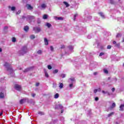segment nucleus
I'll return each instance as SVG.
<instances>
[{"label": "nucleus", "mask_w": 124, "mask_h": 124, "mask_svg": "<svg viewBox=\"0 0 124 124\" xmlns=\"http://www.w3.org/2000/svg\"><path fill=\"white\" fill-rule=\"evenodd\" d=\"M27 52L28 48L27 46H23L22 49L18 52V54L19 56H24V55L27 54Z\"/></svg>", "instance_id": "nucleus-1"}, {"label": "nucleus", "mask_w": 124, "mask_h": 124, "mask_svg": "<svg viewBox=\"0 0 124 124\" xmlns=\"http://www.w3.org/2000/svg\"><path fill=\"white\" fill-rule=\"evenodd\" d=\"M4 66H5L6 68H7V71H9V72L12 73L13 75H14V73H13V69H12V67H11L10 64L7 62H5Z\"/></svg>", "instance_id": "nucleus-2"}, {"label": "nucleus", "mask_w": 124, "mask_h": 124, "mask_svg": "<svg viewBox=\"0 0 124 124\" xmlns=\"http://www.w3.org/2000/svg\"><path fill=\"white\" fill-rule=\"evenodd\" d=\"M68 82L70 83L69 88L70 89H73L74 88V83H75V78H70L68 79Z\"/></svg>", "instance_id": "nucleus-3"}, {"label": "nucleus", "mask_w": 124, "mask_h": 124, "mask_svg": "<svg viewBox=\"0 0 124 124\" xmlns=\"http://www.w3.org/2000/svg\"><path fill=\"white\" fill-rule=\"evenodd\" d=\"M26 18H27V21H29V23H31V21H33V20L35 19V17H34V16H30V15L28 16Z\"/></svg>", "instance_id": "nucleus-4"}, {"label": "nucleus", "mask_w": 124, "mask_h": 124, "mask_svg": "<svg viewBox=\"0 0 124 124\" xmlns=\"http://www.w3.org/2000/svg\"><path fill=\"white\" fill-rule=\"evenodd\" d=\"M15 88L16 91H18V92H21L22 90V86L18 84H16L15 85Z\"/></svg>", "instance_id": "nucleus-5"}, {"label": "nucleus", "mask_w": 124, "mask_h": 124, "mask_svg": "<svg viewBox=\"0 0 124 124\" xmlns=\"http://www.w3.org/2000/svg\"><path fill=\"white\" fill-rule=\"evenodd\" d=\"M33 30L35 32H40V31H41L40 27H33Z\"/></svg>", "instance_id": "nucleus-6"}, {"label": "nucleus", "mask_w": 124, "mask_h": 124, "mask_svg": "<svg viewBox=\"0 0 124 124\" xmlns=\"http://www.w3.org/2000/svg\"><path fill=\"white\" fill-rule=\"evenodd\" d=\"M33 69V67H30L29 68H27L23 71V72H29V71H31V70H32Z\"/></svg>", "instance_id": "nucleus-7"}, {"label": "nucleus", "mask_w": 124, "mask_h": 124, "mask_svg": "<svg viewBox=\"0 0 124 124\" xmlns=\"http://www.w3.org/2000/svg\"><path fill=\"white\" fill-rule=\"evenodd\" d=\"M54 19L56 20H60V21H62L63 20V18L62 17H57V16H54Z\"/></svg>", "instance_id": "nucleus-8"}, {"label": "nucleus", "mask_w": 124, "mask_h": 124, "mask_svg": "<svg viewBox=\"0 0 124 124\" xmlns=\"http://www.w3.org/2000/svg\"><path fill=\"white\" fill-rule=\"evenodd\" d=\"M26 100H27V98L21 99L19 101L20 104H23V103H25V102H26Z\"/></svg>", "instance_id": "nucleus-9"}, {"label": "nucleus", "mask_w": 124, "mask_h": 124, "mask_svg": "<svg viewBox=\"0 0 124 124\" xmlns=\"http://www.w3.org/2000/svg\"><path fill=\"white\" fill-rule=\"evenodd\" d=\"M102 93H104V94H107L108 95H110L111 94L110 93H109V92L108 91H102Z\"/></svg>", "instance_id": "nucleus-10"}, {"label": "nucleus", "mask_w": 124, "mask_h": 124, "mask_svg": "<svg viewBox=\"0 0 124 124\" xmlns=\"http://www.w3.org/2000/svg\"><path fill=\"white\" fill-rule=\"evenodd\" d=\"M46 27H47V28H48V29H50V28H51V27H52V25L48 22H46Z\"/></svg>", "instance_id": "nucleus-11"}, {"label": "nucleus", "mask_w": 124, "mask_h": 124, "mask_svg": "<svg viewBox=\"0 0 124 124\" xmlns=\"http://www.w3.org/2000/svg\"><path fill=\"white\" fill-rule=\"evenodd\" d=\"M44 42H45V45H48V44H49V42H48V40L46 38H44Z\"/></svg>", "instance_id": "nucleus-12"}, {"label": "nucleus", "mask_w": 124, "mask_h": 124, "mask_svg": "<svg viewBox=\"0 0 124 124\" xmlns=\"http://www.w3.org/2000/svg\"><path fill=\"white\" fill-rule=\"evenodd\" d=\"M0 98H4V93H3L2 92H0Z\"/></svg>", "instance_id": "nucleus-13"}, {"label": "nucleus", "mask_w": 124, "mask_h": 124, "mask_svg": "<svg viewBox=\"0 0 124 124\" xmlns=\"http://www.w3.org/2000/svg\"><path fill=\"white\" fill-rule=\"evenodd\" d=\"M116 107V103H113L112 105L110 107V109H113Z\"/></svg>", "instance_id": "nucleus-14"}, {"label": "nucleus", "mask_w": 124, "mask_h": 124, "mask_svg": "<svg viewBox=\"0 0 124 124\" xmlns=\"http://www.w3.org/2000/svg\"><path fill=\"white\" fill-rule=\"evenodd\" d=\"M99 15L103 18V19L105 18V16H104V14L103 13H99Z\"/></svg>", "instance_id": "nucleus-15"}, {"label": "nucleus", "mask_w": 124, "mask_h": 124, "mask_svg": "<svg viewBox=\"0 0 124 124\" xmlns=\"http://www.w3.org/2000/svg\"><path fill=\"white\" fill-rule=\"evenodd\" d=\"M59 87L60 89H61L62 90V89L63 88V84L62 83H60Z\"/></svg>", "instance_id": "nucleus-16"}, {"label": "nucleus", "mask_w": 124, "mask_h": 124, "mask_svg": "<svg viewBox=\"0 0 124 124\" xmlns=\"http://www.w3.org/2000/svg\"><path fill=\"white\" fill-rule=\"evenodd\" d=\"M42 53H43V52L41 50H39L37 51L38 55H42Z\"/></svg>", "instance_id": "nucleus-17"}, {"label": "nucleus", "mask_w": 124, "mask_h": 124, "mask_svg": "<svg viewBox=\"0 0 124 124\" xmlns=\"http://www.w3.org/2000/svg\"><path fill=\"white\" fill-rule=\"evenodd\" d=\"M44 72L45 73L46 77V78H48V77H49V75L48 74V73L46 71V70H44Z\"/></svg>", "instance_id": "nucleus-18"}, {"label": "nucleus", "mask_w": 124, "mask_h": 124, "mask_svg": "<svg viewBox=\"0 0 124 124\" xmlns=\"http://www.w3.org/2000/svg\"><path fill=\"white\" fill-rule=\"evenodd\" d=\"M48 18V16L47 15H44L43 17V19L44 20H46V19Z\"/></svg>", "instance_id": "nucleus-19"}, {"label": "nucleus", "mask_w": 124, "mask_h": 124, "mask_svg": "<svg viewBox=\"0 0 124 124\" xmlns=\"http://www.w3.org/2000/svg\"><path fill=\"white\" fill-rule=\"evenodd\" d=\"M114 112H112L108 114V118H110V117H111V116H113V115H114Z\"/></svg>", "instance_id": "nucleus-20"}, {"label": "nucleus", "mask_w": 124, "mask_h": 124, "mask_svg": "<svg viewBox=\"0 0 124 124\" xmlns=\"http://www.w3.org/2000/svg\"><path fill=\"white\" fill-rule=\"evenodd\" d=\"M59 96H60V95L59 94V93H57L54 95V98L55 99L59 98Z\"/></svg>", "instance_id": "nucleus-21"}, {"label": "nucleus", "mask_w": 124, "mask_h": 124, "mask_svg": "<svg viewBox=\"0 0 124 124\" xmlns=\"http://www.w3.org/2000/svg\"><path fill=\"white\" fill-rule=\"evenodd\" d=\"M57 108H59V109H62V106L61 105H59L58 106H57V107H55L56 109H57Z\"/></svg>", "instance_id": "nucleus-22"}, {"label": "nucleus", "mask_w": 124, "mask_h": 124, "mask_svg": "<svg viewBox=\"0 0 124 124\" xmlns=\"http://www.w3.org/2000/svg\"><path fill=\"white\" fill-rule=\"evenodd\" d=\"M63 3H64V4H65V5H66V7H69V6H70L69 4H68V3H67V2L64 1Z\"/></svg>", "instance_id": "nucleus-23"}, {"label": "nucleus", "mask_w": 124, "mask_h": 124, "mask_svg": "<svg viewBox=\"0 0 124 124\" xmlns=\"http://www.w3.org/2000/svg\"><path fill=\"white\" fill-rule=\"evenodd\" d=\"M24 30L25 31H29V26H25Z\"/></svg>", "instance_id": "nucleus-24"}, {"label": "nucleus", "mask_w": 124, "mask_h": 124, "mask_svg": "<svg viewBox=\"0 0 124 124\" xmlns=\"http://www.w3.org/2000/svg\"><path fill=\"white\" fill-rule=\"evenodd\" d=\"M52 87H53L54 89H56V88H57V83H53V84H52Z\"/></svg>", "instance_id": "nucleus-25"}, {"label": "nucleus", "mask_w": 124, "mask_h": 124, "mask_svg": "<svg viewBox=\"0 0 124 124\" xmlns=\"http://www.w3.org/2000/svg\"><path fill=\"white\" fill-rule=\"evenodd\" d=\"M12 42H13L14 43H15V42H16V38L15 37H13L12 38Z\"/></svg>", "instance_id": "nucleus-26"}, {"label": "nucleus", "mask_w": 124, "mask_h": 124, "mask_svg": "<svg viewBox=\"0 0 124 124\" xmlns=\"http://www.w3.org/2000/svg\"><path fill=\"white\" fill-rule=\"evenodd\" d=\"M61 76L62 78H65V76H66V75L65 74H62Z\"/></svg>", "instance_id": "nucleus-27"}, {"label": "nucleus", "mask_w": 124, "mask_h": 124, "mask_svg": "<svg viewBox=\"0 0 124 124\" xmlns=\"http://www.w3.org/2000/svg\"><path fill=\"white\" fill-rule=\"evenodd\" d=\"M38 114H39V115H41V116H43V115H44V112L42 111H39L38 112Z\"/></svg>", "instance_id": "nucleus-28"}, {"label": "nucleus", "mask_w": 124, "mask_h": 124, "mask_svg": "<svg viewBox=\"0 0 124 124\" xmlns=\"http://www.w3.org/2000/svg\"><path fill=\"white\" fill-rule=\"evenodd\" d=\"M28 9H32V7L31 5H27Z\"/></svg>", "instance_id": "nucleus-29"}, {"label": "nucleus", "mask_w": 124, "mask_h": 124, "mask_svg": "<svg viewBox=\"0 0 124 124\" xmlns=\"http://www.w3.org/2000/svg\"><path fill=\"white\" fill-rule=\"evenodd\" d=\"M68 48L69 49V50H70L71 51H72L73 50V46H68Z\"/></svg>", "instance_id": "nucleus-30"}, {"label": "nucleus", "mask_w": 124, "mask_h": 124, "mask_svg": "<svg viewBox=\"0 0 124 124\" xmlns=\"http://www.w3.org/2000/svg\"><path fill=\"white\" fill-rule=\"evenodd\" d=\"M31 39H34L35 38V36L34 35H31L30 36Z\"/></svg>", "instance_id": "nucleus-31"}, {"label": "nucleus", "mask_w": 124, "mask_h": 124, "mask_svg": "<svg viewBox=\"0 0 124 124\" xmlns=\"http://www.w3.org/2000/svg\"><path fill=\"white\" fill-rule=\"evenodd\" d=\"M120 43H117V44H116V45H115V46L117 47V48H120Z\"/></svg>", "instance_id": "nucleus-32"}, {"label": "nucleus", "mask_w": 124, "mask_h": 124, "mask_svg": "<svg viewBox=\"0 0 124 124\" xmlns=\"http://www.w3.org/2000/svg\"><path fill=\"white\" fill-rule=\"evenodd\" d=\"M109 2L111 4H114V3H115L114 0H109Z\"/></svg>", "instance_id": "nucleus-33"}, {"label": "nucleus", "mask_w": 124, "mask_h": 124, "mask_svg": "<svg viewBox=\"0 0 124 124\" xmlns=\"http://www.w3.org/2000/svg\"><path fill=\"white\" fill-rule=\"evenodd\" d=\"M104 55H105V53L104 52H101L99 54V56L101 57L102 56H104Z\"/></svg>", "instance_id": "nucleus-34"}, {"label": "nucleus", "mask_w": 124, "mask_h": 124, "mask_svg": "<svg viewBox=\"0 0 124 124\" xmlns=\"http://www.w3.org/2000/svg\"><path fill=\"white\" fill-rule=\"evenodd\" d=\"M42 8H45L46 7V5L45 4H42L41 5Z\"/></svg>", "instance_id": "nucleus-35"}, {"label": "nucleus", "mask_w": 124, "mask_h": 124, "mask_svg": "<svg viewBox=\"0 0 124 124\" xmlns=\"http://www.w3.org/2000/svg\"><path fill=\"white\" fill-rule=\"evenodd\" d=\"M11 10L12 11H15V9H16V8L14 6L11 7Z\"/></svg>", "instance_id": "nucleus-36"}, {"label": "nucleus", "mask_w": 124, "mask_h": 124, "mask_svg": "<svg viewBox=\"0 0 124 124\" xmlns=\"http://www.w3.org/2000/svg\"><path fill=\"white\" fill-rule=\"evenodd\" d=\"M37 23V24H40V23H41V20H40V19L38 18Z\"/></svg>", "instance_id": "nucleus-37"}, {"label": "nucleus", "mask_w": 124, "mask_h": 124, "mask_svg": "<svg viewBox=\"0 0 124 124\" xmlns=\"http://www.w3.org/2000/svg\"><path fill=\"white\" fill-rule=\"evenodd\" d=\"M121 36H122V34H121L120 33H118L116 35L117 38L121 37Z\"/></svg>", "instance_id": "nucleus-38"}, {"label": "nucleus", "mask_w": 124, "mask_h": 124, "mask_svg": "<svg viewBox=\"0 0 124 124\" xmlns=\"http://www.w3.org/2000/svg\"><path fill=\"white\" fill-rule=\"evenodd\" d=\"M77 16H78V14H75L74 15V21H75L76 20V17H77Z\"/></svg>", "instance_id": "nucleus-39"}, {"label": "nucleus", "mask_w": 124, "mask_h": 124, "mask_svg": "<svg viewBox=\"0 0 124 124\" xmlns=\"http://www.w3.org/2000/svg\"><path fill=\"white\" fill-rule=\"evenodd\" d=\"M104 73H106V74H108V70L106 69H104Z\"/></svg>", "instance_id": "nucleus-40"}, {"label": "nucleus", "mask_w": 124, "mask_h": 124, "mask_svg": "<svg viewBox=\"0 0 124 124\" xmlns=\"http://www.w3.org/2000/svg\"><path fill=\"white\" fill-rule=\"evenodd\" d=\"M92 35H88L87 36V38H88V39H91V38H92Z\"/></svg>", "instance_id": "nucleus-41"}, {"label": "nucleus", "mask_w": 124, "mask_h": 124, "mask_svg": "<svg viewBox=\"0 0 124 124\" xmlns=\"http://www.w3.org/2000/svg\"><path fill=\"white\" fill-rule=\"evenodd\" d=\"M47 68H48V69H52V66L50 65H48L47 66Z\"/></svg>", "instance_id": "nucleus-42"}, {"label": "nucleus", "mask_w": 124, "mask_h": 124, "mask_svg": "<svg viewBox=\"0 0 124 124\" xmlns=\"http://www.w3.org/2000/svg\"><path fill=\"white\" fill-rule=\"evenodd\" d=\"M59 72V70H58V69H56L53 71V73H58V72Z\"/></svg>", "instance_id": "nucleus-43"}, {"label": "nucleus", "mask_w": 124, "mask_h": 124, "mask_svg": "<svg viewBox=\"0 0 124 124\" xmlns=\"http://www.w3.org/2000/svg\"><path fill=\"white\" fill-rule=\"evenodd\" d=\"M50 50L52 52H53V51H54V47H53V46H50Z\"/></svg>", "instance_id": "nucleus-44"}, {"label": "nucleus", "mask_w": 124, "mask_h": 124, "mask_svg": "<svg viewBox=\"0 0 124 124\" xmlns=\"http://www.w3.org/2000/svg\"><path fill=\"white\" fill-rule=\"evenodd\" d=\"M21 13V10H19L16 13V15H18Z\"/></svg>", "instance_id": "nucleus-45"}, {"label": "nucleus", "mask_w": 124, "mask_h": 124, "mask_svg": "<svg viewBox=\"0 0 124 124\" xmlns=\"http://www.w3.org/2000/svg\"><path fill=\"white\" fill-rule=\"evenodd\" d=\"M8 29V27L7 26H5L4 28V31H6V30H7Z\"/></svg>", "instance_id": "nucleus-46"}, {"label": "nucleus", "mask_w": 124, "mask_h": 124, "mask_svg": "<svg viewBox=\"0 0 124 124\" xmlns=\"http://www.w3.org/2000/svg\"><path fill=\"white\" fill-rule=\"evenodd\" d=\"M64 48H65V46H64V45H62L61 46V49H64Z\"/></svg>", "instance_id": "nucleus-47"}, {"label": "nucleus", "mask_w": 124, "mask_h": 124, "mask_svg": "<svg viewBox=\"0 0 124 124\" xmlns=\"http://www.w3.org/2000/svg\"><path fill=\"white\" fill-rule=\"evenodd\" d=\"M111 46L110 45L108 46L107 49H111Z\"/></svg>", "instance_id": "nucleus-48"}, {"label": "nucleus", "mask_w": 124, "mask_h": 124, "mask_svg": "<svg viewBox=\"0 0 124 124\" xmlns=\"http://www.w3.org/2000/svg\"><path fill=\"white\" fill-rule=\"evenodd\" d=\"M115 88H113L111 89V91L112 93H114V92H115Z\"/></svg>", "instance_id": "nucleus-49"}, {"label": "nucleus", "mask_w": 124, "mask_h": 124, "mask_svg": "<svg viewBox=\"0 0 124 124\" xmlns=\"http://www.w3.org/2000/svg\"><path fill=\"white\" fill-rule=\"evenodd\" d=\"M93 92L94 93H97L98 92L97 89H95Z\"/></svg>", "instance_id": "nucleus-50"}, {"label": "nucleus", "mask_w": 124, "mask_h": 124, "mask_svg": "<svg viewBox=\"0 0 124 124\" xmlns=\"http://www.w3.org/2000/svg\"><path fill=\"white\" fill-rule=\"evenodd\" d=\"M35 95H36V94H35V93H32V94H31V96H32V97H34V96H35Z\"/></svg>", "instance_id": "nucleus-51"}, {"label": "nucleus", "mask_w": 124, "mask_h": 124, "mask_svg": "<svg viewBox=\"0 0 124 124\" xmlns=\"http://www.w3.org/2000/svg\"><path fill=\"white\" fill-rule=\"evenodd\" d=\"M98 99H99L98 97H97L95 98V101H98Z\"/></svg>", "instance_id": "nucleus-52"}, {"label": "nucleus", "mask_w": 124, "mask_h": 124, "mask_svg": "<svg viewBox=\"0 0 124 124\" xmlns=\"http://www.w3.org/2000/svg\"><path fill=\"white\" fill-rule=\"evenodd\" d=\"M38 86H39V83L37 82L36 83V87H38Z\"/></svg>", "instance_id": "nucleus-53"}, {"label": "nucleus", "mask_w": 124, "mask_h": 124, "mask_svg": "<svg viewBox=\"0 0 124 124\" xmlns=\"http://www.w3.org/2000/svg\"><path fill=\"white\" fill-rule=\"evenodd\" d=\"M112 43H113V44L114 45H116V44H117V43L116 42V41H113V42H112Z\"/></svg>", "instance_id": "nucleus-54"}, {"label": "nucleus", "mask_w": 124, "mask_h": 124, "mask_svg": "<svg viewBox=\"0 0 124 124\" xmlns=\"http://www.w3.org/2000/svg\"><path fill=\"white\" fill-rule=\"evenodd\" d=\"M97 91H98V92H101V88H98V89H97Z\"/></svg>", "instance_id": "nucleus-55"}, {"label": "nucleus", "mask_w": 124, "mask_h": 124, "mask_svg": "<svg viewBox=\"0 0 124 124\" xmlns=\"http://www.w3.org/2000/svg\"><path fill=\"white\" fill-rule=\"evenodd\" d=\"M93 75H94L95 76L97 75V72H94L93 73Z\"/></svg>", "instance_id": "nucleus-56"}, {"label": "nucleus", "mask_w": 124, "mask_h": 124, "mask_svg": "<svg viewBox=\"0 0 124 124\" xmlns=\"http://www.w3.org/2000/svg\"><path fill=\"white\" fill-rule=\"evenodd\" d=\"M61 120H62V122H63V121H64V118L62 117V118H61Z\"/></svg>", "instance_id": "nucleus-57"}, {"label": "nucleus", "mask_w": 124, "mask_h": 124, "mask_svg": "<svg viewBox=\"0 0 124 124\" xmlns=\"http://www.w3.org/2000/svg\"><path fill=\"white\" fill-rule=\"evenodd\" d=\"M25 18H26V16H22V19H25Z\"/></svg>", "instance_id": "nucleus-58"}, {"label": "nucleus", "mask_w": 124, "mask_h": 124, "mask_svg": "<svg viewBox=\"0 0 124 124\" xmlns=\"http://www.w3.org/2000/svg\"><path fill=\"white\" fill-rule=\"evenodd\" d=\"M2 52V49L0 48V52Z\"/></svg>", "instance_id": "nucleus-59"}, {"label": "nucleus", "mask_w": 124, "mask_h": 124, "mask_svg": "<svg viewBox=\"0 0 124 124\" xmlns=\"http://www.w3.org/2000/svg\"><path fill=\"white\" fill-rule=\"evenodd\" d=\"M63 113V109H62V110H61V113Z\"/></svg>", "instance_id": "nucleus-60"}, {"label": "nucleus", "mask_w": 124, "mask_h": 124, "mask_svg": "<svg viewBox=\"0 0 124 124\" xmlns=\"http://www.w3.org/2000/svg\"><path fill=\"white\" fill-rule=\"evenodd\" d=\"M88 19H92V16H89V17H88Z\"/></svg>", "instance_id": "nucleus-61"}, {"label": "nucleus", "mask_w": 124, "mask_h": 124, "mask_svg": "<svg viewBox=\"0 0 124 124\" xmlns=\"http://www.w3.org/2000/svg\"><path fill=\"white\" fill-rule=\"evenodd\" d=\"M1 115H2V112H1V113H0V116H1Z\"/></svg>", "instance_id": "nucleus-62"}, {"label": "nucleus", "mask_w": 124, "mask_h": 124, "mask_svg": "<svg viewBox=\"0 0 124 124\" xmlns=\"http://www.w3.org/2000/svg\"><path fill=\"white\" fill-rule=\"evenodd\" d=\"M115 81H117V78H115Z\"/></svg>", "instance_id": "nucleus-63"}, {"label": "nucleus", "mask_w": 124, "mask_h": 124, "mask_svg": "<svg viewBox=\"0 0 124 124\" xmlns=\"http://www.w3.org/2000/svg\"><path fill=\"white\" fill-rule=\"evenodd\" d=\"M108 80H109V79H110V78H108Z\"/></svg>", "instance_id": "nucleus-64"}]
</instances>
